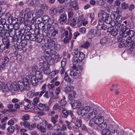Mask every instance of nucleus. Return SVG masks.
I'll return each mask as SVG.
<instances>
[{
    "instance_id": "1",
    "label": "nucleus",
    "mask_w": 135,
    "mask_h": 135,
    "mask_svg": "<svg viewBox=\"0 0 135 135\" xmlns=\"http://www.w3.org/2000/svg\"><path fill=\"white\" fill-rule=\"evenodd\" d=\"M73 68L74 70L70 71L69 75L73 78L77 79L81 76L80 72L83 69L81 66H79L78 67L75 64L73 65Z\"/></svg>"
},
{
    "instance_id": "2",
    "label": "nucleus",
    "mask_w": 135,
    "mask_h": 135,
    "mask_svg": "<svg viewBox=\"0 0 135 135\" xmlns=\"http://www.w3.org/2000/svg\"><path fill=\"white\" fill-rule=\"evenodd\" d=\"M98 16L99 21L105 22L108 24L111 23V19H110L109 14L106 12L101 10L99 12Z\"/></svg>"
},
{
    "instance_id": "3",
    "label": "nucleus",
    "mask_w": 135,
    "mask_h": 135,
    "mask_svg": "<svg viewBox=\"0 0 135 135\" xmlns=\"http://www.w3.org/2000/svg\"><path fill=\"white\" fill-rule=\"evenodd\" d=\"M72 54L74 56V62H76L77 63L82 62L85 57V55L84 53L78 51L77 49H75L73 50Z\"/></svg>"
},
{
    "instance_id": "4",
    "label": "nucleus",
    "mask_w": 135,
    "mask_h": 135,
    "mask_svg": "<svg viewBox=\"0 0 135 135\" xmlns=\"http://www.w3.org/2000/svg\"><path fill=\"white\" fill-rule=\"evenodd\" d=\"M48 86V90L46 91L45 93L43 96L46 99H48L49 98H52L54 96V85L52 84H49Z\"/></svg>"
},
{
    "instance_id": "5",
    "label": "nucleus",
    "mask_w": 135,
    "mask_h": 135,
    "mask_svg": "<svg viewBox=\"0 0 135 135\" xmlns=\"http://www.w3.org/2000/svg\"><path fill=\"white\" fill-rule=\"evenodd\" d=\"M39 66L40 69H42V71L45 75H47L50 74L51 71L49 69V65L46 62H40L39 64Z\"/></svg>"
},
{
    "instance_id": "6",
    "label": "nucleus",
    "mask_w": 135,
    "mask_h": 135,
    "mask_svg": "<svg viewBox=\"0 0 135 135\" xmlns=\"http://www.w3.org/2000/svg\"><path fill=\"white\" fill-rule=\"evenodd\" d=\"M127 30L126 27L125 26L123 27L122 30L120 32V33L122 36V40L126 41H127V43H128L131 41L132 38L129 37L127 31H126Z\"/></svg>"
},
{
    "instance_id": "7",
    "label": "nucleus",
    "mask_w": 135,
    "mask_h": 135,
    "mask_svg": "<svg viewBox=\"0 0 135 135\" xmlns=\"http://www.w3.org/2000/svg\"><path fill=\"white\" fill-rule=\"evenodd\" d=\"M27 77H29V79L33 85L36 86L37 85L38 83V79L34 76V75H28Z\"/></svg>"
},
{
    "instance_id": "8",
    "label": "nucleus",
    "mask_w": 135,
    "mask_h": 135,
    "mask_svg": "<svg viewBox=\"0 0 135 135\" xmlns=\"http://www.w3.org/2000/svg\"><path fill=\"white\" fill-rule=\"evenodd\" d=\"M67 20L66 15L64 13L61 14L59 17V21L61 24H64Z\"/></svg>"
},
{
    "instance_id": "9",
    "label": "nucleus",
    "mask_w": 135,
    "mask_h": 135,
    "mask_svg": "<svg viewBox=\"0 0 135 135\" xmlns=\"http://www.w3.org/2000/svg\"><path fill=\"white\" fill-rule=\"evenodd\" d=\"M97 30L93 29L90 30L87 35V37L89 39H91L96 36V32Z\"/></svg>"
},
{
    "instance_id": "10",
    "label": "nucleus",
    "mask_w": 135,
    "mask_h": 135,
    "mask_svg": "<svg viewBox=\"0 0 135 135\" xmlns=\"http://www.w3.org/2000/svg\"><path fill=\"white\" fill-rule=\"evenodd\" d=\"M72 107L73 108H79L81 105V103L78 100L73 101L71 103Z\"/></svg>"
},
{
    "instance_id": "11",
    "label": "nucleus",
    "mask_w": 135,
    "mask_h": 135,
    "mask_svg": "<svg viewBox=\"0 0 135 135\" xmlns=\"http://www.w3.org/2000/svg\"><path fill=\"white\" fill-rule=\"evenodd\" d=\"M90 108L88 106H86L82 108L80 110V113L82 116L85 115L90 111Z\"/></svg>"
},
{
    "instance_id": "12",
    "label": "nucleus",
    "mask_w": 135,
    "mask_h": 135,
    "mask_svg": "<svg viewBox=\"0 0 135 135\" xmlns=\"http://www.w3.org/2000/svg\"><path fill=\"white\" fill-rule=\"evenodd\" d=\"M56 38H53L50 39L49 40H47V42L48 43V46L50 47H52L56 43Z\"/></svg>"
},
{
    "instance_id": "13",
    "label": "nucleus",
    "mask_w": 135,
    "mask_h": 135,
    "mask_svg": "<svg viewBox=\"0 0 135 135\" xmlns=\"http://www.w3.org/2000/svg\"><path fill=\"white\" fill-rule=\"evenodd\" d=\"M22 82L19 81L18 83V88L21 91H22L24 89H27L28 86H26Z\"/></svg>"
},
{
    "instance_id": "14",
    "label": "nucleus",
    "mask_w": 135,
    "mask_h": 135,
    "mask_svg": "<svg viewBox=\"0 0 135 135\" xmlns=\"http://www.w3.org/2000/svg\"><path fill=\"white\" fill-rule=\"evenodd\" d=\"M25 30H22L21 31H19L18 32L16 33V36L17 38L19 39L20 38L21 40H24V38H23V36L24 33V31Z\"/></svg>"
},
{
    "instance_id": "15",
    "label": "nucleus",
    "mask_w": 135,
    "mask_h": 135,
    "mask_svg": "<svg viewBox=\"0 0 135 135\" xmlns=\"http://www.w3.org/2000/svg\"><path fill=\"white\" fill-rule=\"evenodd\" d=\"M104 22L102 21L98 22L97 28L98 29H101L103 30H105L107 29V26L105 24Z\"/></svg>"
},
{
    "instance_id": "16",
    "label": "nucleus",
    "mask_w": 135,
    "mask_h": 135,
    "mask_svg": "<svg viewBox=\"0 0 135 135\" xmlns=\"http://www.w3.org/2000/svg\"><path fill=\"white\" fill-rule=\"evenodd\" d=\"M74 87L71 85L67 86L65 88V92L66 94H68L73 91H74Z\"/></svg>"
},
{
    "instance_id": "17",
    "label": "nucleus",
    "mask_w": 135,
    "mask_h": 135,
    "mask_svg": "<svg viewBox=\"0 0 135 135\" xmlns=\"http://www.w3.org/2000/svg\"><path fill=\"white\" fill-rule=\"evenodd\" d=\"M61 112L64 115V118H67L69 114H71V111L70 110H68L65 108L62 109L61 110Z\"/></svg>"
},
{
    "instance_id": "18",
    "label": "nucleus",
    "mask_w": 135,
    "mask_h": 135,
    "mask_svg": "<svg viewBox=\"0 0 135 135\" xmlns=\"http://www.w3.org/2000/svg\"><path fill=\"white\" fill-rule=\"evenodd\" d=\"M42 35L45 36H47L49 37L50 36L51 32L48 29L47 27H45L43 30H42Z\"/></svg>"
},
{
    "instance_id": "19",
    "label": "nucleus",
    "mask_w": 135,
    "mask_h": 135,
    "mask_svg": "<svg viewBox=\"0 0 135 135\" xmlns=\"http://www.w3.org/2000/svg\"><path fill=\"white\" fill-rule=\"evenodd\" d=\"M8 31L10 37H14L16 35V31L14 30H13V28H10Z\"/></svg>"
},
{
    "instance_id": "20",
    "label": "nucleus",
    "mask_w": 135,
    "mask_h": 135,
    "mask_svg": "<svg viewBox=\"0 0 135 135\" xmlns=\"http://www.w3.org/2000/svg\"><path fill=\"white\" fill-rule=\"evenodd\" d=\"M97 121L96 120V119L93 118L90 119L89 121V125L90 126L92 127H94L95 124L97 125Z\"/></svg>"
},
{
    "instance_id": "21",
    "label": "nucleus",
    "mask_w": 135,
    "mask_h": 135,
    "mask_svg": "<svg viewBox=\"0 0 135 135\" xmlns=\"http://www.w3.org/2000/svg\"><path fill=\"white\" fill-rule=\"evenodd\" d=\"M97 112L96 111H93L89 112L87 118L89 119L95 118L97 114Z\"/></svg>"
},
{
    "instance_id": "22",
    "label": "nucleus",
    "mask_w": 135,
    "mask_h": 135,
    "mask_svg": "<svg viewBox=\"0 0 135 135\" xmlns=\"http://www.w3.org/2000/svg\"><path fill=\"white\" fill-rule=\"evenodd\" d=\"M75 125L78 127H80L82 125V120L80 118H78L74 121Z\"/></svg>"
},
{
    "instance_id": "23",
    "label": "nucleus",
    "mask_w": 135,
    "mask_h": 135,
    "mask_svg": "<svg viewBox=\"0 0 135 135\" xmlns=\"http://www.w3.org/2000/svg\"><path fill=\"white\" fill-rule=\"evenodd\" d=\"M52 58L53 60H54L55 61L57 62L59 60H60V57L58 54L55 52L52 55Z\"/></svg>"
},
{
    "instance_id": "24",
    "label": "nucleus",
    "mask_w": 135,
    "mask_h": 135,
    "mask_svg": "<svg viewBox=\"0 0 135 135\" xmlns=\"http://www.w3.org/2000/svg\"><path fill=\"white\" fill-rule=\"evenodd\" d=\"M107 126V124L105 123L102 122L98 124L97 126V129H100L104 128L106 127Z\"/></svg>"
},
{
    "instance_id": "25",
    "label": "nucleus",
    "mask_w": 135,
    "mask_h": 135,
    "mask_svg": "<svg viewBox=\"0 0 135 135\" xmlns=\"http://www.w3.org/2000/svg\"><path fill=\"white\" fill-rule=\"evenodd\" d=\"M96 119L97 121V125L103 122L104 121V117L102 116H99Z\"/></svg>"
},
{
    "instance_id": "26",
    "label": "nucleus",
    "mask_w": 135,
    "mask_h": 135,
    "mask_svg": "<svg viewBox=\"0 0 135 135\" xmlns=\"http://www.w3.org/2000/svg\"><path fill=\"white\" fill-rule=\"evenodd\" d=\"M68 94V99L69 100H71L74 99L76 95V93L74 91L69 93Z\"/></svg>"
},
{
    "instance_id": "27",
    "label": "nucleus",
    "mask_w": 135,
    "mask_h": 135,
    "mask_svg": "<svg viewBox=\"0 0 135 135\" xmlns=\"http://www.w3.org/2000/svg\"><path fill=\"white\" fill-rule=\"evenodd\" d=\"M60 9H59V13H62L66 11L67 9V7L65 5H62L60 7Z\"/></svg>"
},
{
    "instance_id": "28",
    "label": "nucleus",
    "mask_w": 135,
    "mask_h": 135,
    "mask_svg": "<svg viewBox=\"0 0 135 135\" xmlns=\"http://www.w3.org/2000/svg\"><path fill=\"white\" fill-rule=\"evenodd\" d=\"M49 12L50 15L53 16L57 13V12L56 9L54 8H52L50 9Z\"/></svg>"
},
{
    "instance_id": "29",
    "label": "nucleus",
    "mask_w": 135,
    "mask_h": 135,
    "mask_svg": "<svg viewBox=\"0 0 135 135\" xmlns=\"http://www.w3.org/2000/svg\"><path fill=\"white\" fill-rule=\"evenodd\" d=\"M35 76L38 80H41L42 78V76L41 72L40 71H36Z\"/></svg>"
},
{
    "instance_id": "30",
    "label": "nucleus",
    "mask_w": 135,
    "mask_h": 135,
    "mask_svg": "<svg viewBox=\"0 0 135 135\" xmlns=\"http://www.w3.org/2000/svg\"><path fill=\"white\" fill-rule=\"evenodd\" d=\"M58 118V115L57 114H55V117H51V121L54 124H55L57 122Z\"/></svg>"
},
{
    "instance_id": "31",
    "label": "nucleus",
    "mask_w": 135,
    "mask_h": 135,
    "mask_svg": "<svg viewBox=\"0 0 135 135\" xmlns=\"http://www.w3.org/2000/svg\"><path fill=\"white\" fill-rule=\"evenodd\" d=\"M68 20L70 21V25L72 26H75L76 25V20L75 18H71Z\"/></svg>"
},
{
    "instance_id": "32",
    "label": "nucleus",
    "mask_w": 135,
    "mask_h": 135,
    "mask_svg": "<svg viewBox=\"0 0 135 135\" xmlns=\"http://www.w3.org/2000/svg\"><path fill=\"white\" fill-rule=\"evenodd\" d=\"M28 75L27 76L26 78H24L23 79V83H24L26 86H28L29 84V77H27Z\"/></svg>"
},
{
    "instance_id": "33",
    "label": "nucleus",
    "mask_w": 135,
    "mask_h": 135,
    "mask_svg": "<svg viewBox=\"0 0 135 135\" xmlns=\"http://www.w3.org/2000/svg\"><path fill=\"white\" fill-rule=\"evenodd\" d=\"M66 104V102L64 100H61L60 102V107L61 110L62 109L65 108V106Z\"/></svg>"
},
{
    "instance_id": "34",
    "label": "nucleus",
    "mask_w": 135,
    "mask_h": 135,
    "mask_svg": "<svg viewBox=\"0 0 135 135\" xmlns=\"http://www.w3.org/2000/svg\"><path fill=\"white\" fill-rule=\"evenodd\" d=\"M64 80L68 83H70L72 80L70 78L69 75L67 74L66 72L65 74Z\"/></svg>"
},
{
    "instance_id": "35",
    "label": "nucleus",
    "mask_w": 135,
    "mask_h": 135,
    "mask_svg": "<svg viewBox=\"0 0 135 135\" xmlns=\"http://www.w3.org/2000/svg\"><path fill=\"white\" fill-rule=\"evenodd\" d=\"M110 130L108 129H106L102 131V135H110Z\"/></svg>"
},
{
    "instance_id": "36",
    "label": "nucleus",
    "mask_w": 135,
    "mask_h": 135,
    "mask_svg": "<svg viewBox=\"0 0 135 135\" xmlns=\"http://www.w3.org/2000/svg\"><path fill=\"white\" fill-rule=\"evenodd\" d=\"M44 36L43 35L41 34H39L37 35L36 37L37 41L39 42H41Z\"/></svg>"
},
{
    "instance_id": "37",
    "label": "nucleus",
    "mask_w": 135,
    "mask_h": 135,
    "mask_svg": "<svg viewBox=\"0 0 135 135\" xmlns=\"http://www.w3.org/2000/svg\"><path fill=\"white\" fill-rule=\"evenodd\" d=\"M47 24H45L43 22H40L38 24V28L40 30H43L45 27V26Z\"/></svg>"
},
{
    "instance_id": "38",
    "label": "nucleus",
    "mask_w": 135,
    "mask_h": 135,
    "mask_svg": "<svg viewBox=\"0 0 135 135\" xmlns=\"http://www.w3.org/2000/svg\"><path fill=\"white\" fill-rule=\"evenodd\" d=\"M24 122H21L20 123V124L21 126H24L25 127L28 128L30 127V123L28 122L24 121Z\"/></svg>"
},
{
    "instance_id": "39",
    "label": "nucleus",
    "mask_w": 135,
    "mask_h": 135,
    "mask_svg": "<svg viewBox=\"0 0 135 135\" xmlns=\"http://www.w3.org/2000/svg\"><path fill=\"white\" fill-rule=\"evenodd\" d=\"M37 128L42 132H45L46 131L45 128L44 127L41 125L37 124Z\"/></svg>"
},
{
    "instance_id": "40",
    "label": "nucleus",
    "mask_w": 135,
    "mask_h": 135,
    "mask_svg": "<svg viewBox=\"0 0 135 135\" xmlns=\"http://www.w3.org/2000/svg\"><path fill=\"white\" fill-rule=\"evenodd\" d=\"M118 41H120V43L118 45V47L119 48H121L124 45L127 41L123 40H120V39L118 40Z\"/></svg>"
},
{
    "instance_id": "41",
    "label": "nucleus",
    "mask_w": 135,
    "mask_h": 135,
    "mask_svg": "<svg viewBox=\"0 0 135 135\" xmlns=\"http://www.w3.org/2000/svg\"><path fill=\"white\" fill-rule=\"evenodd\" d=\"M121 23H115V28L118 31H120L121 30L122 27L121 25Z\"/></svg>"
},
{
    "instance_id": "42",
    "label": "nucleus",
    "mask_w": 135,
    "mask_h": 135,
    "mask_svg": "<svg viewBox=\"0 0 135 135\" xmlns=\"http://www.w3.org/2000/svg\"><path fill=\"white\" fill-rule=\"evenodd\" d=\"M40 7L41 9L45 11L47 10L48 8V6L44 3L41 4L40 5Z\"/></svg>"
},
{
    "instance_id": "43",
    "label": "nucleus",
    "mask_w": 135,
    "mask_h": 135,
    "mask_svg": "<svg viewBox=\"0 0 135 135\" xmlns=\"http://www.w3.org/2000/svg\"><path fill=\"white\" fill-rule=\"evenodd\" d=\"M122 16L120 15H118L116 17L115 19V20L117 23H121L122 20Z\"/></svg>"
},
{
    "instance_id": "44",
    "label": "nucleus",
    "mask_w": 135,
    "mask_h": 135,
    "mask_svg": "<svg viewBox=\"0 0 135 135\" xmlns=\"http://www.w3.org/2000/svg\"><path fill=\"white\" fill-rule=\"evenodd\" d=\"M128 36L129 37L132 38L135 34V32L134 31L129 29L127 30Z\"/></svg>"
},
{
    "instance_id": "45",
    "label": "nucleus",
    "mask_w": 135,
    "mask_h": 135,
    "mask_svg": "<svg viewBox=\"0 0 135 135\" xmlns=\"http://www.w3.org/2000/svg\"><path fill=\"white\" fill-rule=\"evenodd\" d=\"M59 33V31L57 29L54 30L53 32L51 33V36L53 37H55L56 36H57Z\"/></svg>"
},
{
    "instance_id": "46",
    "label": "nucleus",
    "mask_w": 135,
    "mask_h": 135,
    "mask_svg": "<svg viewBox=\"0 0 135 135\" xmlns=\"http://www.w3.org/2000/svg\"><path fill=\"white\" fill-rule=\"evenodd\" d=\"M90 43L88 41H86L81 45V47H83L84 48H87L90 46Z\"/></svg>"
},
{
    "instance_id": "47",
    "label": "nucleus",
    "mask_w": 135,
    "mask_h": 135,
    "mask_svg": "<svg viewBox=\"0 0 135 135\" xmlns=\"http://www.w3.org/2000/svg\"><path fill=\"white\" fill-rule=\"evenodd\" d=\"M49 17L47 15H45L43 16L42 20L43 22L46 23L49 20Z\"/></svg>"
},
{
    "instance_id": "48",
    "label": "nucleus",
    "mask_w": 135,
    "mask_h": 135,
    "mask_svg": "<svg viewBox=\"0 0 135 135\" xmlns=\"http://www.w3.org/2000/svg\"><path fill=\"white\" fill-rule=\"evenodd\" d=\"M121 7L122 8L125 9L128 8V4L125 2H123L121 4Z\"/></svg>"
},
{
    "instance_id": "49",
    "label": "nucleus",
    "mask_w": 135,
    "mask_h": 135,
    "mask_svg": "<svg viewBox=\"0 0 135 135\" xmlns=\"http://www.w3.org/2000/svg\"><path fill=\"white\" fill-rule=\"evenodd\" d=\"M29 115L26 114L22 117L21 119L23 121H26L29 119Z\"/></svg>"
},
{
    "instance_id": "50",
    "label": "nucleus",
    "mask_w": 135,
    "mask_h": 135,
    "mask_svg": "<svg viewBox=\"0 0 135 135\" xmlns=\"http://www.w3.org/2000/svg\"><path fill=\"white\" fill-rule=\"evenodd\" d=\"M3 27L4 29V30H6V31H8L10 29V26H11V25H9L8 24L3 23Z\"/></svg>"
},
{
    "instance_id": "51",
    "label": "nucleus",
    "mask_w": 135,
    "mask_h": 135,
    "mask_svg": "<svg viewBox=\"0 0 135 135\" xmlns=\"http://www.w3.org/2000/svg\"><path fill=\"white\" fill-rule=\"evenodd\" d=\"M45 58L46 61H43V62H45L46 61L47 62L46 63H48L50 62L52 60V56H46L45 57Z\"/></svg>"
},
{
    "instance_id": "52",
    "label": "nucleus",
    "mask_w": 135,
    "mask_h": 135,
    "mask_svg": "<svg viewBox=\"0 0 135 135\" xmlns=\"http://www.w3.org/2000/svg\"><path fill=\"white\" fill-rule=\"evenodd\" d=\"M37 68V67L36 66H33L32 67V73L31 70L29 71L31 75H33L34 73H35L36 71H37L36 70Z\"/></svg>"
},
{
    "instance_id": "53",
    "label": "nucleus",
    "mask_w": 135,
    "mask_h": 135,
    "mask_svg": "<svg viewBox=\"0 0 135 135\" xmlns=\"http://www.w3.org/2000/svg\"><path fill=\"white\" fill-rule=\"evenodd\" d=\"M106 0H97V3L100 6L103 5L105 3Z\"/></svg>"
},
{
    "instance_id": "54",
    "label": "nucleus",
    "mask_w": 135,
    "mask_h": 135,
    "mask_svg": "<svg viewBox=\"0 0 135 135\" xmlns=\"http://www.w3.org/2000/svg\"><path fill=\"white\" fill-rule=\"evenodd\" d=\"M53 108L54 109L57 110L59 109V111H61V109L60 108V105L57 103H55L53 107Z\"/></svg>"
},
{
    "instance_id": "55",
    "label": "nucleus",
    "mask_w": 135,
    "mask_h": 135,
    "mask_svg": "<svg viewBox=\"0 0 135 135\" xmlns=\"http://www.w3.org/2000/svg\"><path fill=\"white\" fill-rule=\"evenodd\" d=\"M46 105L45 104L40 103L38 106V109H41V110H44L46 107Z\"/></svg>"
},
{
    "instance_id": "56",
    "label": "nucleus",
    "mask_w": 135,
    "mask_h": 135,
    "mask_svg": "<svg viewBox=\"0 0 135 135\" xmlns=\"http://www.w3.org/2000/svg\"><path fill=\"white\" fill-rule=\"evenodd\" d=\"M30 39L31 41H35L36 39V35L35 34H31L30 35Z\"/></svg>"
},
{
    "instance_id": "57",
    "label": "nucleus",
    "mask_w": 135,
    "mask_h": 135,
    "mask_svg": "<svg viewBox=\"0 0 135 135\" xmlns=\"http://www.w3.org/2000/svg\"><path fill=\"white\" fill-rule=\"evenodd\" d=\"M72 7L74 9V10L76 11L78 10L79 9L78 3L76 2L73 4Z\"/></svg>"
},
{
    "instance_id": "58",
    "label": "nucleus",
    "mask_w": 135,
    "mask_h": 135,
    "mask_svg": "<svg viewBox=\"0 0 135 135\" xmlns=\"http://www.w3.org/2000/svg\"><path fill=\"white\" fill-rule=\"evenodd\" d=\"M25 13V11L24 10H22L21 11L20 15L21 19V21L22 22H23L24 21V19L23 18V17Z\"/></svg>"
},
{
    "instance_id": "59",
    "label": "nucleus",
    "mask_w": 135,
    "mask_h": 135,
    "mask_svg": "<svg viewBox=\"0 0 135 135\" xmlns=\"http://www.w3.org/2000/svg\"><path fill=\"white\" fill-rule=\"evenodd\" d=\"M78 17V22L79 23H80L82 21H83L84 19H83V17L82 14L79 15Z\"/></svg>"
},
{
    "instance_id": "60",
    "label": "nucleus",
    "mask_w": 135,
    "mask_h": 135,
    "mask_svg": "<svg viewBox=\"0 0 135 135\" xmlns=\"http://www.w3.org/2000/svg\"><path fill=\"white\" fill-rule=\"evenodd\" d=\"M122 11V8L120 7H118L116 8V12L118 14H120Z\"/></svg>"
},
{
    "instance_id": "61",
    "label": "nucleus",
    "mask_w": 135,
    "mask_h": 135,
    "mask_svg": "<svg viewBox=\"0 0 135 135\" xmlns=\"http://www.w3.org/2000/svg\"><path fill=\"white\" fill-rule=\"evenodd\" d=\"M54 48L56 51L59 50L60 48V45L56 43L55 45L53 46Z\"/></svg>"
},
{
    "instance_id": "62",
    "label": "nucleus",
    "mask_w": 135,
    "mask_h": 135,
    "mask_svg": "<svg viewBox=\"0 0 135 135\" xmlns=\"http://www.w3.org/2000/svg\"><path fill=\"white\" fill-rule=\"evenodd\" d=\"M114 27L113 26L108 27L107 29V32L111 34L114 30Z\"/></svg>"
},
{
    "instance_id": "63",
    "label": "nucleus",
    "mask_w": 135,
    "mask_h": 135,
    "mask_svg": "<svg viewBox=\"0 0 135 135\" xmlns=\"http://www.w3.org/2000/svg\"><path fill=\"white\" fill-rule=\"evenodd\" d=\"M107 40V39L105 37H104L100 40V43L101 44H104L106 43Z\"/></svg>"
},
{
    "instance_id": "64",
    "label": "nucleus",
    "mask_w": 135,
    "mask_h": 135,
    "mask_svg": "<svg viewBox=\"0 0 135 135\" xmlns=\"http://www.w3.org/2000/svg\"><path fill=\"white\" fill-rule=\"evenodd\" d=\"M79 31L81 34H83L85 33L86 30L84 27H81L79 28Z\"/></svg>"
}]
</instances>
